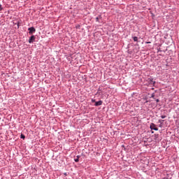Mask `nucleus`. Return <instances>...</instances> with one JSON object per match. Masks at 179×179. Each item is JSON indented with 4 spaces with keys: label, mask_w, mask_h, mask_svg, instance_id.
Segmentation results:
<instances>
[{
    "label": "nucleus",
    "mask_w": 179,
    "mask_h": 179,
    "mask_svg": "<svg viewBox=\"0 0 179 179\" xmlns=\"http://www.w3.org/2000/svg\"><path fill=\"white\" fill-rule=\"evenodd\" d=\"M150 128L152 131H159V128L156 127V124H155V123H151Z\"/></svg>",
    "instance_id": "nucleus-1"
},
{
    "label": "nucleus",
    "mask_w": 179,
    "mask_h": 179,
    "mask_svg": "<svg viewBox=\"0 0 179 179\" xmlns=\"http://www.w3.org/2000/svg\"><path fill=\"white\" fill-rule=\"evenodd\" d=\"M34 41H36V36H34V35H32L29 39V44H33Z\"/></svg>",
    "instance_id": "nucleus-2"
},
{
    "label": "nucleus",
    "mask_w": 179,
    "mask_h": 179,
    "mask_svg": "<svg viewBox=\"0 0 179 179\" xmlns=\"http://www.w3.org/2000/svg\"><path fill=\"white\" fill-rule=\"evenodd\" d=\"M28 30L29 34H33V33H36V28H34V27L28 28Z\"/></svg>",
    "instance_id": "nucleus-3"
},
{
    "label": "nucleus",
    "mask_w": 179,
    "mask_h": 179,
    "mask_svg": "<svg viewBox=\"0 0 179 179\" xmlns=\"http://www.w3.org/2000/svg\"><path fill=\"white\" fill-rule=\"evenodd\" d=\"M103 104V101L100 100L99 101H96L94 106L96 107H99V106H101Z\"/></svg>",
    "instance_id": "nucleus-4"
},
{
    "label": "nucleus",
    "mask_w": 179,
    "mask_h": 179,
    "mask_svg": "<svg viewBox=\"0 0 179 179\" xmlns=\"http://www.w3.org/2000/svg\"><path fill=\"white\" fill-rule=\"evenodd\" d=\"M148 82L150 85H155V83H156V82L153 80V78H148Z\"/></svg>",
    "instance_id": "nucleus-5"
},
{
    "label": "nucleus",
    "mask_w": 179,
    "mask_h": 179,
    "mask_svg": "<svg viewBox=\"0 0 179 179\" xmlns=\"http://www.w3.org/2000/svg\"><path fill=\"white\" fill-rule=\"evenodd\" d=\"M100 19H101V15H99L98 17H96L95 18L96 22H98L99 23H100Z\"/></svg>",
    "instance_id": "nucleus-6"
},
{
    "label": "nucleus",
    "mask_w": 179,
    "mask_h": 179,
    "mask_svg": "<svg viewBox=\"0 0 179 179\" xmlns=\"http://www.w3.org/2000/svg\"><path fill=\"white\" fill-rule=\"evenodd\" d=\"M162 179H171V176L169 173L166 174Z\"/></svg>",
    "instance_id": "nucleus-7"
},
{
    "label": "nucleus",
    "mask_w": 179,
    "mask_h": 179,
    "mask_svg": "<svg viewBox=\"0 0 179 179\" xmlns=\"http://www.w3.org/2000/svg\"><path fill=\"white\" fill-rule=\"evenodd\" d=\"M97 94H101V87H99L98 90H97Z\"/></svg>",
    "instance_id": "nucleus-8"
},
{
    "label": "nucleus",
    "mask_w": 179,
    "mask_h": 179,
    "mask_svg": "<svg viewBox=\"0 0 179 179\" xmlns=\"http://www.w3.org/2000/svg\"><path fill=\"white\" fill-rule=\"evenodd\" d=\"M76 157L77 158L74 159V162H76V163H78V162H79V158L80 157V156L77 155Z\"/></svg>",
    "instance_id": "nucleus-9"
},
{
    "label": "nucleus",
    "mask_w": 179,
    "mask_h": 179,
    "mask_svg": "<svg viewBox=\"0 0 179 179\" xmlns=\"http://www.w3.org/2000/svg\"><path fill=\"white\" fill-rule=\"evenodd\" d=\"M132 38H133L134 41H138V37L132 36Z\"/></svg>",
    "instance_id": "nucleus-10"
},
{
    "label": "nucleus",
    "mask_w": 179,
    "mask_h": 179,
    "mask_svg": "<svg viewBox=\"0 0 179 179\" xmlns=\"http://www.w3.org/2000/svg\"><path fill=\"white\" fill-rule=\"evenodd\" d=\"M21 139H24L26 138L23 134H21L20 136Z\"/></svg>",
    "instance_id": "nucleus-11"
},
{
    "label": "nucleus",
    "mask_w": 179,
    "mask_h": 179,
    "mask_svg": "<svg viewBox=\"0 0 179 179\" xmlns=\"http://www.w3.org/2000/svg\"><path fill=\"white\" fill-rule=\"evenodd\" d=\"M3 10V8L2 7V5L0 4V12H1V10Z\"/></svg>",
    "instance_id": "nucleus-12"
},
{
    "label": "nucleus",
    "mask_w": 179,
    "mask_h": 179,
    "mask_svg": "<svg viewBox=\"0 0 179 179\" xmlns=\"http://www.w3.org/2000/svg\"><path fill=\"white\" fill-rule=\"evenodd\" d=\"M161 118H162V120H164V118H166V115H161Z\"/></svg>",
    "instance_id": "nucleus-13"
},
{
    "label": "nucleus",
    "mask_w": 179,
    "mask_h": 179,
    "mask_svg": "<svg viewBox=\"0 0 179 179\" xmlns=\"http://www.w3.org/2000/svg\"><path fill=\"white\" fill-rule=\"evenodd\" d=\"M91 101H92V103H96V99H92L91 100Z\"/></svg>",
    "instance_id": "nucleus-14"
},
{
    "label": "nucleus",
    "mask_w": 179,
    "mask_h": 179,
    "mask_svg": "<svg viewBox=\"0 0 179 179\" xmlns=\"http://www.w3.org/2000/svg\"><path fill=\"white\" fill-rule=\"evenodd\" d=\"M151 97H152V99H155V94H152V96H151Z\"/></svg>",
    "instance_id": "nucleus-15"
},
{
    "label": "nucleus",
    "mask_w": 179,
    "mask_h": 179,
    "mask_svg": "<svg viewBox=\"0 0 179 179\" xmlns=\"http://www.w3.org/2000/svg\"><path fill=\"white\" fill-rule=\"evenodd\" d=\"M151 42H145V44H150Z\"/></svg>",
    "instance_id": "nucleus-16"
},
{
    "label": "nucleus",
    "mask_w": 179,
    "mask_h": 179,
    "mask_svg": "<svg viewBox=\"0 0 179 179\" xmlns=\"http://www.w3.org/2000/svg\"><path fill=\"white\" fill-rule=\"evenodd\" d=\"M157 103H159V100L157 99H156Z\"/></svg>",
    "instance_id": "nucleus-17"
},
{
    "label": "nucleus",
    "mask_w": 179,
    "mask_h": 179,
    "mask_svg": "<svg viewBox=\"0 0 179 179\" xmlns=\"http://www.w3.org/2000/svg\"><path fill=\"white\" fill-rule=\"evenodd\" d=\"M163 121H164V120H159V122H163Z\"/></svg>",
    "instance_id": "nucleus-18"
},
{
    "label": "nucleus",
    "mask_w": 179,
    "mask_h": 179,
    "mask_svg": "<svg viewBox=\"0 0 179 179\" xmlns=\"http://www.w3.org/2000/svg\"><path fill=\"white\" fill-rule=\"evenodd\" d=\"M155 132L154 131H151V134H154Z\"/></svg>",
    "instance_id": "nucleus-19"
},
{
    "label": "nucleus",
    "mask_w": 179,
    "mask_h": 179,
    "mask_svg": "<svg viewBox=\"0 0 179 179\" xmlns=\"http://www.w3.org/2000/svg\"><path fill=\"white\" fill-rule=\"evenodd\" d=\"M159 51H161V50H158V52H159Z\"/></svg>",
    "instance_id": "nucleus-20"
},
{
    "label": "nucleus",
    "mask_w": 179,
    "mask_h": 179,
    "mask_svg": "<svg viewBox=\"0 0 179 179\" xmlns=\"http://www.w3.org/2000/svg\"><path fill=\"white\" fill-rule=\"evenodd\" d=\"M0 121H1V117H0Z\"/></svg>",
    "instance_id": "nucleus-21"
}]
</instances>
